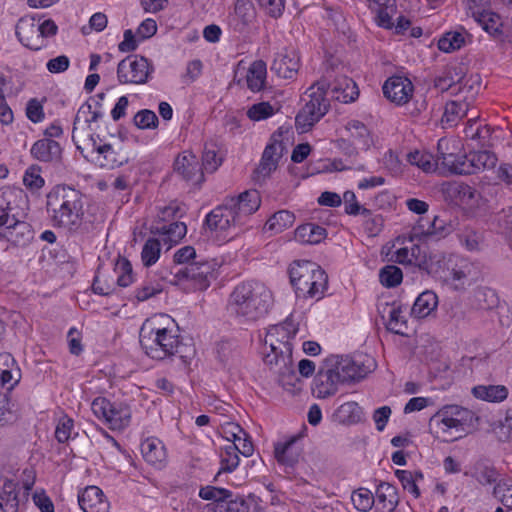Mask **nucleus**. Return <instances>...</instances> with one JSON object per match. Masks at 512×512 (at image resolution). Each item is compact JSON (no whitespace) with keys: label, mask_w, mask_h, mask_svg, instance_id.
Instances as JSON below:
<instances>
[{"label":"nucleus","mask_w":512,"mask_h":512,"mask_svg":"<svg viewBox=\"0 0 512 512\" xmlns=\"http://www.w3.org/2000/svg\"><path fill=\"white\" fill-rule=\"evenodd\" d=\"M47 211L54 226L78 234H91L102 227V216L85 215L82 193L67 185L55 186L47 195Z\"/></svg>","instance_id":"f257e3e1"},{"label":"nucleus","mask_w":512,"mask_h":512,"mask_svg":"<svg viewBox=\"0 0 512 512\" xmlns=\"http://www.w3.org/2000/svg\"><path fill=\"white\" fill-rule=\"evenodd\" d=\"M169 320L170 318L166 315L147 319L140 328V345L151 359L164 360L178 355L186 361L194 355L195 350L192 346L182 344L179 335L163 325Z\"/></svg>","instance_id":"f03ea898"},{"label":"nucleus","mask_w":512,"mask_h":512,"mask_svg":"<svg viewBox=\"0 0 512 512\" xmlns=\"http://www.w3.org/2000/svg\"><path fill=\"white\" fill-rule=\"evenodd\" d=\"M273 305L272 292L263 283L238 284L229 295L227 310L240 324H252L264 318Z\"/></svg>","instance_id":"7ed1b4c3"},{"label":"nucleus","mask_w":512,"mask_h":512,"mask_svg":"<svg viewBox=\"0 0 512 512\" xmlns=\"http://www.w3.org/2000/svg\"><path fill=\"white\" fill-rule=\"evenodd\" d=\"M475 413L458 405H447L429 419V431L444 442H453L464 437L474 420Z\"/></svg>","instance_id":"20e7f679"},{"label":"nucleus","mask_w":512,"mask_h":512,"mask_svg":"<svg viewBox=\"0 0 512 512\" xmlns=\"http://www.w3.org/2000/svg\"><path fill=\"white\" fill-rule=\"evenodd\" d=\"M289 277L297 297L322 298L327 289L328 276L316 263L308 260L296 261L289 269Z\"/></svg>","instance_id":"39448f33"},{"label":"nucleus","mask_w":512,"mask_h":512,"mask_svg":"<svg viewBox=\"0 0 512 512\" xmlns=\"http://www.w3.org/2000/svg\"><path fill=\"white\" fill-rule=\"evenodd\" d=\"M326 81H319L305 92V105L295 118L297 130L301 133L309 131L328 112L330 103L326 99Z\"/></svg>","instance_id":"423d86ee"},{"label":"nucleus","mask_w":512,"mask_h":512,"mask_svg":"<svg viewBox=\"0 0 512 512\" xmlns=\"http://www.w3.org/2000/svg\"><path fill=\"white\" fill-rule=\"evenodd\" d=\"M264 363L277 375V381L287 391H292L300 383V378L293 368L292 353L285 344H280L278 352H265Z\"/></svg>","instance_id":"0eeeda50"},{"label":"nucleus","mask_w":512,"mask_h":512,"mask_svg":"<svg viewBox=\"0 0 512 512\" xmlns=\"http://www.w3.org/2000/svg\"><path fill=\"white\" fill-rule=\"evenodd\" d=\"M91 409L94 415L98 419H104L112 430H123L130 423L131 411L126 404L97 397L92 401Z\"/></svg>","instance_id":"6e6552de"},{"label":"nucleus","mask_w":512,"mask_h":512,"mask_svg":"<svg viewBox=\"0 0 512 512\" xmlns=\"http://www.w3.org/2000/svg\"><path fill=\"white\" fill-rule=\"evenodd\" d=\"M153 71L154 67L147 58L129 55L118 63L117 79L120 84H145Z\"/></svg>","instance_id":"1a4fd4ad"},{"label":"nucleus","mask_w":512,"mask_h":512,"mask_svg":"<svg viewBox=\"0 0 512 512\" xmlns=\"http://www.w3.org/2000/svg\"><path fill=\"white\" fill-rule=\"evenodd\" d=\"M217 263L214 260H197L188 263L186 266L177 268V274L183 282H190L195 290H206L211 280L216 278Z\"/></svg>","instance_id":"9d476101"},{"label":"nucleus","mask_w":512,"mask_h":512,"mask_svg":"<svg viewBox=\"0 0 512 512\" xmlns=\"http://www.w3.org/2000/svg\"><path fill=\"white\" fill-rule=\"evenodd\" d=\"M336 370L338 371L342 383H349L363 379L373 366V360L362 355L341 356L331 358Z\"/></svg>","instance_id":"9b49d317"},{"label":"nucleus","mask_w":512,"mask_h":512,"mask_svg":"<svg viewBox=\"0 0 512 512\" xmlns=\"http://www.w3.org/2000/svg\"><path fill=\"white\" fill-rule=\"evenodd\" d=\"M204 225L215 232L231 231V237L238 235L242 226L226 200L206 215Z\"/></svg>","instance_id":"f8f14e48"},{"label":"nucleus","mask_w":512,"mask_h":512,"mask_svg":"<svg viewBox=\"0 0 512 512\" xmlns=\"http://www.w3.org/2000/svg\"><path fill=\"white\" fill-rule=\"evenodd\" d=\"M448 142L440 139L437 144V162L453 174L471 175L474 169L471 167L469 154H456L454 152H445L448 149Z\"/></svg>","instance_id":"ddd939ff"},{"label":"nucleus","mask_w":512,"mask_h":512,"mask_svg":"<svg viewBox=\"0 0 512 512\" xmlns=\"http://www.w3.org/2000/svg\"><path fill=\"white\" fill-rule=\"evenodd\" d=\"M285 146L281 140L274 134L271 142L265 147L260 163L254 171L255 179L260 181L269 177L278 167L279 160L283 156Z\"/></svg>","instance_id":"4468645a"},{"label":"nucleus","mask_w":512,"mask_h":512,"mask_svg":"<svg viewBox=\"0 0 512 512\" xmlns=\"http://www.w3.org/2000/svg\"><path fill=\"white\" fill-rule=\"evenodd\" d=\"M38 16H25L19 19L16 25V36L19 41L31 50H40L46 46V41L41 37Z\"/></svg>","instance_id":"2eb2a0df"},{"label":"nucleus","mask_w":512,"mask_h":512,"mask_svg":"<svg viewBox=\"0 0 512 512\" xmlns=\"http://www.w3.org/2000/svg\"><path fill=\"white\" fill-rule=\"evenodd\" d=\"M226 201L231 209L234 210L235 215L243 226L246 219L259 209L261 196L256 189H251L242 192L237 197L227 198Z\"/></svg>","instance_id":"dca6fc26"},{"label":"nucleus","mask_w":512,"mask_h":512,"mask_svg":"<svg viewBox=\"0 0 512 512\" xmlns=\"http://www.w3.org/2000/svg\"><path fill=\"white\" fill-rule=\"evenodd\" d=\"M338 383H342L334 363L330 359L320 367L314 378V392L317 397L326 398L337 392Z\"/></svg>","instance_id":"f3484780"},{"label":"nucleus","mask_w":512,"mask_h":512,"mask_svg":"<svg viewBox=\"0 0 512 512\" xmlns=\"http://www.w3.org/2000/svg\"><path fill=\"white\" fill-rule=\"evenodd\" d=\"M300 68V57L293 49H283L276 53L271 64V71L279 78L295 79Z\"/></svg>","instance_id":"a211bd4d"},{"label":"nucleus","mask_w":512,"mask_h":512,"mask_svg":"<svg viewBox=\"0 0 512 512\" xmlns=\"http://www.w3.org/2000/svg\"><path fill=\"white\" fill-rule=\"evenodd\" d=\"M254 447L252 441L249 439H243L242 446L236 442H230L223 447L220 454L221 457V468L219 473H231L239 465L240 458L239 454L249 457L253 454Z\"/></svg>","instance_id":"6ab92c4d"},{"label":"nucleus","mask_w":512,"mask_h":512,"mask_svg":"<svg viewBox=\"0 0 512 512\" xmlns=\"http://www.w3.org/2000/svg\"><path fill=\"white\" fill-rule=\"evenodd\" d=\"M297 332L298 327L289 319L279 325L270 327L265 338V344L269 348L268 352H278L280 344H285L292 353L290 340L295 337Z\"/></svg>","instance_id":"aec40b11"},{"label":"nucleus","mask_w":512,"mask_h":512,"mask_svg":"<svg viewBox=\"0 0 512 512\" xmlns=\"http://www.w3.org/2000/svg\"><path fill=\"white\" fill-rule=\"evenodd\" d=\"M413 89L412 82L408 78L401 76L388 78L382 87L384 96L398 105L408 102Z\"/></svg>","instance_id":"412c9836"},{"label":"nucleus","mask_w":512,"mask_h":512,"mask_svg":"<svg viewBox=\"0 0 512 512\" xmlns=\"http://www.w3.org/2000/svg\"><path fill=\"white\" fill-rule=\"evenodd\" d=\"M174 170L183 179L194 184H200L204 181L202 168L192 152L185 151L179 155L174 162Z\"/></svg>","instance_id":"4be33fe9"},{"label":"nucleus","mask_w":512,"mask_h":512,"mask_svg":"<svg viewBox=\"0 0 512 512\" xmlns=\"http://www.w3.org/2000/svg\"><path fill=\"white\" fill-rule=\"evenodd\" d=\"M378 312L383 320L385 315H388V320L385 321L388 331L405 336L408 329L407 319L403 315L402 306L393 302L392 304L385 303L378 307Z\"/></svg>","instance_id":"5701e85b"},{"label":"nucleus","mask_w":512,"mask_h":512,"mask_svg":"<svg viewBox=\"0 0 512 512\" xmlns=\"http://www.w3.org/2000/svg\"><path fill=\"white\" fill-rule=\"evenodd\" d=\"M451 232V226L446 225L445 221L435 216L432 221H426V224L419 221L418 225L413 227L411 239L423 238L427 240L438 241L445 238Z\"/></svg>","instance_id":"b1692460"},{"label":"nucleus","mask_w":512,"mask_h":512,"mask_svg":"<svg viewBox=\"0 0 512 512\" xmlns=\"http://www.w3.org/2000/svg\"><path fill=\"white\" fill-rule=\"evenodd\" d=\"M79 506L84 512H108L109 502L103 491L96 486L86 487L78 496Z\"/></svg>","instance_id":"393cba45"},{"label":"nucleus","mask_w":512,"mask_h":512,"mask_svg":"<svg viewBox=\"0 0 512 512\" xmlns=\"http://www.w3.org/2000/svg\"><path fill=\"white\" fill-rule=\"evenodd\" d=\"M330 91L331 96L342 103H351L359 96V89L356 83L349 77L342 76L334 83H327L326 93Z\"/></svg>","instance_id":"a878e982"},{"label":"nucleus","mask_w":512,"mask_h":512,"mask_svg":"<svg viewBox=\"0 0 512 512\" xmlns=\"http://www.w3.org/2000/svg\"><path fill=\"white\" fill-rule=\"evenodd\" d=\"M32 157L40 162H60L62 148L60 144L49 138L37 140L31 147Z\"/></svg>","instance_id":"bb28decb"},{"label":"nucleus","mask_w":512,"mask_h":512,"mask_svg":"<svg viewBox=\"0 0 512 512\" xmlns=\"http://www.w3.org/2000/svg\"><path fill=\"white\" fill-rule=\"evenodd\" d=\"M466 74V67L462 64L448 66L443 71V74L436 77L434 86L442 92L451 91L455 94L459 84L463 82Z\"/></svg>","instance_id":"cd10ccee"},{"label":"nucleus","mask_w":512,"mask_h":512,"mask_svg":"<svg viewBox=\"0 0 512 512\" xmlns=\"http://www.w3.org/2000/svg\"><path fill=\"white\" fill-rule=\"evenodd\" d=\"M93 146L97 153L102 155L105 160V163L100 164L102 167L113 169L127 164L131 159V153L122 147H116L111 144L96 146L95 142Z\"/></svg>","instance_id":"c85d7f7f"},{"label":"nucleus","mask_w":512,"mask_h":512,"mask_svg":"<svg viewBox=\"0 0 512 512\" xmlns=\"http://www.w3.org/2000/svg\"><path fill=\"white\" fill-rule=\"evenodd\" d=\"M255 9L251 1L237 0L234 13L230 16V25L234 31L243 32L254 20Z\"/></svg>","instance_id":"c756f323"},{"label":"nucleus","mask_w":512,"mask_h":512,"mask_svg":"<svg viewBox=\"0 0 512 512\" xmlns=\"http://www.w3.org/2000/svg\"><path fill=\"white\" fill-rule=\"evenodd\" d=\"M233 496L232 491L215 486H205L199 491V497L203 500L213 501L206 505L207 512H218L223 504Z\"/></svg>","instance_id":"7c9ffc66"},{"label":"nucleus","mask_w":512,"mask_h":512,"mask_svg":"<svg viewBox=\"0 0 512 512\" xmlns=\"http://www.w3.org/2000/svg\"><path fill=\"white\" fill-rule=\"evenodd\" d=\"M141 452L144 460L156 467L162 468L166 461V450L164 445L157 439H147L141 444Z\"/></svg>","instance_id":"2f4dec72"},{"label":"nucleus","mask_w":512,"mask_h":512,"mask_svg":"<svg viewBox=\"0 0 512 512\" xmlns=\"http://www.w3.org/2000/svg\"><path fill=\"white\" fill-rule=\"evenodd\" d=\"M376 500L382 512H394L399 504L397 488L390 483L381 482L376 489Z\"/></svg>","instance_id":"473e14b6"},{"label":"nucleus","mask_w":512,"mask_h":512,"mask_svg":"<svg viewBox=\"0 0 512 512\" xmlns=\"http://www.w3.org/2000/svg\"><path fill=\"white\" fill-rule=\"evenodd\" d=\"M470 37V34L463 27L448 31L438 40V48L445 53L460 50L467 44V41H470Z\"/></svg>","instance_id":"72a5a7b5"},{"label":"nucleus","mask_w":512,"mask_h":512,"mask_svg":"<svg viewBox=\"0 0 512 512\" xmlns=\"http://www.w3.org/2000/svg\"><path fill=\"white\" fill-rule=\"evenodd\" d=\"M438 306V297L432 290H425L414 301L411 308V315L415 318L429 316Z\"/></svg>","instance_id":"f704fd0d"},{"label":"nucleus","mask_w":512,"mask_h":512,"mask_svg":"<svg viewBox=\"0 0 512 512\" xmlns=\"http://www.w3.org/2000/svg\"><path fill=\"white\" fill-rule=\"evenodd\" d=\"M296 444L297 439L291 438L285 443H277L275 445V457L280 464L293 467L299 461L301 449Z\"/></svg>","instance_id":"c9c22d12"},{"label":"nucleus","mask_w":512,"mask_h":512,"mask_svg":"<svg viewBox=\"0 0 512 512\" xmlns=\"http://www.w3.org/2000/svg\"><path fill=\"white\" fill-rule=\"evenodd\" d=\"M267 65L263 60H255L248 68L246 75L247 87L252 92L261 91L266 84Z\"/></svg>","instance_id":"e433bc0d"},{"label":"nucleus","mask_w":512,"mask_h":512,"mask_svg":"<svg viewBox=\"0 0 512 512\" xmlns=\"http://www.w3.org/2000/svg\"><path fill=\"white\" fill-rule=\"evenodd\" d=\"M151 232L153 234L162 235L163 241L172 246L177 244L186 235L187 227L183 222L174 221L168 225L163 224L161 226L152 227Z\"/></svg>","instance_id":"4c0bfd02"},{"label":"nucleus","mask_w":512,"mask_h":512,"mask_svg":"<svg viewBox=\"0 0 512 512\" xmlns=\"http://www.w3.org/2000/svg\"><path fill=\"white\" fill-rule=\"evenodd\" d=\"M18 483L13 480H5L0 493V512H18Z\"/></svg>","instance_id":"58836bf2"},{"label":"nucleus","mask_w":512,"mask_h":512,"mask_svg":"<svg viewBox=\"0 0 512 512\" xmlns=\"http://www.w3.org/2000/svg\"><path fill=\"white\" fill-rule=\"evenodd\" d=\"M326 229L314 223L300 225L295 230V239L303 244H318L326 237Z\"/></svg>","instance_id":"ea45409f"},{"label":"nucleus","mask_w":512,"mask_h":512,"mask_svg":"<svg viewBox=\"0 0 512 512\" xmlns=\"http://www.w3.org/2000/svg\"><path fill=\"white\" fill-rule=\"evenodd\" d=\"M469 102L461 100L449 101L445 105L441 122L448 127L455 126L464 116L467 115Z\"/></svg>","instance_id":"a19ab883"},{"label":"nucleus","mask_w":512,"mask_h":512,"mask_svg":"<svg viewBox=\"0 0 512 512\" xmlns=\"http://www.w3.org/2000/svg\"><path fill=\"white\" fill-rule=\"evenodd\" d=\"M477 399L487 402H501L508 396V389L504 385H478L472 389Z\"/></svg>","instance_id":"79ce46f5"},{"label":"nucleus","mask_w":512,"mask_h":512,"mask_svg":"<svg viewBox=\"0 0 512 512\" xmlns=\"http://www.w3.org/2000/svg\"><path fill=\"white\" fill-rule=\"evenodd\" d=\"M295 221V216L288 210H280L274 213L265 223L264 229L274 234L281 233L291 227Z\"/></svg>","instance_id":"37998d69"},{"label":"nucleus","mask_w":512,"mask_h":512,"mask_svg":"<svg viewBox=\"0 0 512 512\" xmlns=\"http://www.w3.org/2000/svg\"><path fill=\"white\" fill-rule=\"evenodd\" d=\"M469 157L474 174L484 169H491L497 163L496 155L487 149L470 152Z\"/></svg>","instance_id":"c03bdc74"},{"label":"nucleus","mask_w":512,"mask_h":512,"mask_svg":"<svg viewBox=\"0 0 512 512\" xmlns=\"http://www.w3.org/2000/svg\"><path fill=\"white\" fill-rule=\"evenodd\" d=\"M337 417L341 423L355 424L362 420L363 411L357 402L343 403L337 409Z\"/></svg>","instance_id":"a18cd8bd"},{"label":"nucleus","mask_w":512,"mask_h":512,"mask_svg":"<svg viewBox=\"0 0 512 512\" xmlns=\"http://www.w3.org/2000/svg\"><path fill=\"white\" fill-rule=\"evenodd\" d=\"M6 238L17 244L25 245L32 238L31 227L27 222L20 221L16 218V224L12 225L8 234H5Z\"/></svg>","instance_id":"49530a36"},{"label":"nucleus","mask_w":512,"mask_h":512,"mask_svg":"<svg viewBox=\"0 0 512 512\" xmlns=\"http://www.w3.org/2000/svg\"><path fill=\"white\" fill-rule=\"evenodd\" d=\"M19 417L15 404L8 393L0 392V425L5 426L15 422Z\"/></svg>","instance_id":"de8ad7c7"},{"label":"nucleus","mask_w":512,"mask_h":512,"mask_svg":"<svg viewBox=\"0 0 512 512\" xmlns=\"http://www.w3.org/2000/svg\"><path fill=\"white\" fill-rule=\"evenodd\" d=\"M346 128L350 131L351 137L362 145L363 148L367 149L372 143L370 137V131L367 126L358 120H351L348 122Z\"/></svg>","instance_id":"09e8293b"},{"label":"nucleus","mask_w":512,"mask_h":512,"mask_svg":"<svg viewBox=\"0 0 512 512\" xmlns=\"http://www.w3.org/2000/svg\"><path fill=\"white\" fill-rule=\"evenodd\" d=\"M481 87V78L479 75L464 76L463 82L459 84L455 95L464 94V100H473Z\"/></svg>","instance_id":"8fccbe9b"},{"label":"nucleus","mask_w":512,"mask_h":512,"mask_svg":"<svg viewBox=\"0 0 512 512\" xmlns=\"http://www.w3.org/2000/svg\"><path fill=\"white\" fill-rule=\"evenodd\" d=\"M402 270L395 265H386L379 271V281L386 288H393L401 284Z\"/></svg>","instance_id":"3c124183"},{"label":"nucleus","mask_w":512,"mask_h":512,"mask_svg":"<svg viewBox=\"0 0 512 512\" xmlns=\"http://www.w3.org/2000/svg\"><path fill=\"white\" fill-rule=\"evenodd\" d=\"M458 238L460 243L468 251H479L481 243L483 241V235L480 231L475 230L471 227H465L459 234Z\"/></svg>","instance_id":"603ef678"},{"label":"nucleus","mask_w":512,"mask_h":512,"mask_svg":"<svg viewBox=\"0 0 512 512\" xmlns=\"http://www.w3.org/2000/svg\"><path fill=\"white\" fill-rule=\"evenodd\" d=\"M161 253V243L156 238H149L145 242L142 252H141V260L145 267H150L155 264Z\"/></svg>","instance_id":"864d4df0"},{"label":"nucleus","mask_w":512,"mask_h":512,"mask_svg":"<svg viewBox=\"0 0 512 512\" xmlns=\"http://www.w3.org/2000/svg\"><path fill=\"white\" fill-rule=\"evenodd\" d=\"M351 501L358 511L368 512L375 503V497L369 489L359 488L352 492Z\"/></svg>","instance_id":"5fc2aeb1"},{"label":"nucleus","mask_w":512,"mask_h":512,"mask_svg":"<svg viewBox=\"0 0 512 512\" xmlns=\"http://www.w3.org/2000/svg\"><path fill=\"white\" fill-rule=\"evenodd\" d=\"M433 155L426 152L414 151L407 154V160L411 165L421 168L424 172L434 171L437 162H433Z\"/></svg>","instance_id":"6e6d98bb"},{"label":"nucleus","mask_w":512,"mask_h":512,"mask_svg":"<svg viewBox=\"0 0 512 512\" xmlns=\"http://www.w3.org/2000/svg\"><path fill=\"white\" fill-rule=\"evenodd\" d=\"M493 495L506 508L512 509V480H500L493 488Z\"/></svg>","instance_id":"4d7b16f0"},{"label":"nucleus","mask_w":512,"mask_h":512,"mask_svg":"<svg viewBox=\"0 0 512 512\" xmlns=\"http://www.w3.org/2000/svg\"><path fill=\"white\" fill-rule=\"evenodd\" d=\"M497 470L489 465L478 464L475 467L473 472V477L481 484V485H490L493 483L497 484L498 479Z\"/></svg>","instance_id":"13d9d810"},{"label":"nucleus","mask_w":512,"mask_h":512,"mask_svg":"<svg viewBox=\"0 0 512 512\" xmlns=\"http://www.w3.org/2000/svg\"><path fill=\"white\" fill-rule=\"evenodd\" d=\"M234 342L230 340H221L217 342L215 352L218 360L223 365H228L237 356Z\"/></svg>","instance_id":"bf43d9fd"},{"label":"nucleus","mask_w":512,"mask_h":512,"mask_svg":"<svg viewBox=\"0 0 512 512\" xmlns=\"http://www.w3.org/2000/svg\"><path fill=\"white\" fill-rule=\"evenodd\" d=\"M163 286L159 281L149 279L145 281L140 288L135 290V298L137 301H146L149 298L162 292Z\"/></svg>","instance_id":"052dcab7"},{"label":"nucleus","mask_w":512,"mask_h":512,"mask_svg":"<svg viewBox=\"0 0 512 512\" xmlns=\"http://www.w3.org/2000/svg\"><path fill=\"white\" fill-rule=\"evenodd\" d=\"M343 201L346 214L352 216H356L358 214L362 216L370 215V210L363 207L357 202L356 195L353 191L348 190L344 192Z\"/></svg>","instance_id":"680f3d73"},{"label":"nucleus","mask_w":512,"mask_h":512,"mask_svg":"<svg viewBox=\"0 0 512 512\" xmlns=\"http://www.w3.org/2000/svg\"><path fill=\"white\" fill-rule=\"evenodd\" d=\"M134 124L139 129H155L158 126L159 120L155 112L149 109L138 111L134 116Z\"/></svg>","instance_id":"e2e57ef3"},{"label":"nucleus","mask_w":512,"mask_h":512,"mask_svg":"<svg viewBox=\"0 0 512 512\" xmlns=\"http://www.w3.org/2000/svg\"><path fill=\"white\" fill-rule=\"evenodd\" d=\"M118 273L117 284L120 287H127L133 282L132 265L126 258H120L115 266Z\"/></svg>","instance_id":"0e129e2a"},{"label":"nucleus","mask_w":512,"mask_h":512,"mask_svg":"<svg viewBox=\"0 0 512 512\" xmlns=\"http://www.w3.org/2000/svg\"><path fill=\"white\" fill-rule=\"evenodd\" d=\"M274 114V108L269 102H260L253 104L247 110V116L253 121H260L271 117Z\"/></svg>","instance_id":"69168bd1"},{"label":"nucleus","mask_w":512,"mask_h":512,"mask_svg":"<svg viewBox=\"0 0 512 512\" xmlns=\"http://www.w3.org/2000/svg\"><path fill=\"white\" fill-rule=\"evenodd\" d=\"M73 427L74 421L71 418L67 416L61 417L55 429V438L57 441L59 443L67 442L71 437Z\"/></svg>","instance_id":"338daca9"},{"label":"nucleus","mask_w":512,"mask_h":512,"mask_svg":"<svg viewBox=\"0 0 512 512\" xmlns=\"http://www.w3.org/2000/svg\"><path fill=\"white\" fill-rule=\"evenodd\" d=\"M218 512H249V504L242 496H233L223 504Z\"/></svg>","instance_id":"774afa93"}]
</instances>
